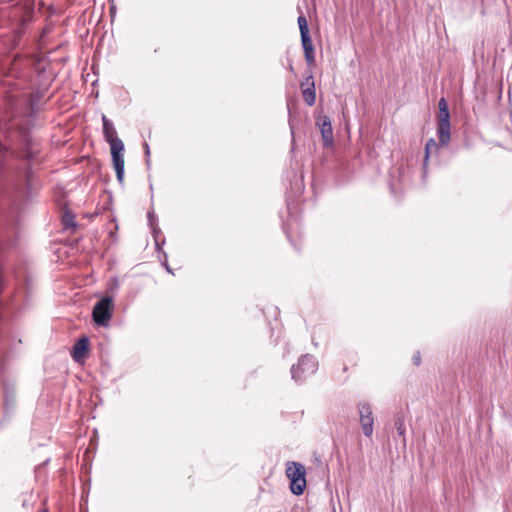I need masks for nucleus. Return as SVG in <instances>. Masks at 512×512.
<instances>
[{
    "label": "nucleus",
    "instance_id": "a211bd4d",
    "mask_svg": "<svg viewBox=\"0 0 512 512\" xmlns=\"http://www.w3.org/2000/svg\"><path fill=\"white\" fill-rule=\"evenodd\" d=\"M163 265L165 266L166 270L170 273H172V270L170 269V267L168 266L167 262H164Z\"/></svg>",
    "mask_w": 512,
    "mask_h": 512
},
{
    "label": "nucleus",
    "instance_id": "423d86ee",
    "mask_svg": "<svg viewBox=\"0 0 512 512\" xmlns=\"http://www.w3.org/2000/svg\"><path fill=\"white\" fill-rule=\"evenodd\" d=\"M113 306L114 304L112 297H103L100 301L96 303V305L93 308V321L101 326L107 325L108 321L112 317Z\"/></svg>",
    "mask_w": 512,
    "mask_h": 512
},
{
    "label": "nucleus",
    "instance_id": "f257e3e1",
    "mask_svg": "<svg viewBox=\"0 0 512 512\" xmlns=\"http://www.w3.org/2000/svg\"><path fill=\"white\" fill-rule=\"evenodd\" d=\"M103 134L106 141L110 145L113 165L116 172L117 180L123 183L124 180V144L121 139L117 137V131L112 123L105 115L102 116Z\"/></svg>",
    "mask_w": 512,
    "mask_h": 512
},
{
    "label": "nucleus",
    "instance_id": "aec40b11",
    "mask_svg": "<svg viewBox=\"0 0 512 512\" xmlns=\"http://www.w3.org/2000/svg\"><path fill=\"white\" fill-rule=\"evenodd\" d=\"M39 512H47V511H46V510H41V511H39Z\"/></svg>",
    "mask_w": 512,
    "mask_h": 512
},
{
    "label": "nucleus",
    "instance_id": "2eb2a0df",
    "mask_svg": "<svg viewBox=\"0 0 512 512\" xmlns=\"http://www.w3.org/2000/svg\"><path fill=\"white\" fill-rule=\"evenodd\" d=\"M63 225L66 229L76 227L74 216L71 213H65L63 215Z\"/></svg>",
    "mask_w": 512,
    "mask_h": 512
},
{
    "label": "nucleus",
    "instance_id": "39448f33",
    "mask_svg": "<svg viewBox=\"0 0 512 512\" xmlns=\"http://www.w3.org/2000/svg\"><path fill=\"white\" fill-rule=\"evenodd\" d=\"M439 121L437 127V134L439 143L447 145L450 141V113L447 101L444 97L439 100Z\"/></svg>",
    "mask_w": 512,
    "mask_h": 512
},
{
    "label": "nucleus",
    "instance_id": "dca6fc26",
    "mask_svg": "<svg viewBox=\"0 0 512 512\" xmlns=\"http://www.w3.org/2000/svg\"><path fill=\"white\" fill-rule=\"evenodd\" d=\"M395 426H396L398 434L400 436L404 435V432H405L404 423H403V421L400 418H398L395 421Z\"/></svg>",
    "mask_w": 512,
    "mask_h": 512
},
{
    "label": "nucleus",
    "instance_id": "6ab92c4d",
    "mask_svg": "<svg viewBox=\"0 0 512 512\" xmlns=\"http://www.w3.org/2000/svg\"><path fill=\"white\" fill-rule=\"evenodd\" d=\"M145 149H146V155H149L150 151H149V146L147 143H145Z\"/></svg>",
    "mask_w": 512,
    "mask_h": 512
},
{
    "label": "nucleus",
    "instance_id": "7ed1b4c3",
    "mask_svg": "<svg viewBox=\"0 0 512 512\" xmlns=\"http://www.w3.org/2000/svg\"><path fill=\"white\" fill-rule=\"evenodd\" d=\"M305 467L297 462H289L286 475L290 479V489L294 495L303 494L306 487Z\"/></svg>",
    "mask_w": 512,
    "mask_h": 512
},
{
    "label": "nucleus",
    "instance_id": "0eeeda50",
    "mask_svg": "<svg viewBox=\"0 0 512 512\" xmlns=\"http://www.w3.org/2000/svg\"><path fill=\"white\" fill-rule=\"evenodd\" d=\"M359 413V422L363 434L370 438L374 431V417L371 406L366 402H360L357 405Z\"/></svg>",
    "mask_w": 512,
    "mask_h": 512
},
{
    "label": "nucleus",
    "instance_id": "f3484780",
    "mask_svg": "<svg viewBox=\"0 0 512 512\" xmlns=\"http://www.w3.org/2000/svg\"><path fill=\"white\" fill-rule=\"evenodd\" d=\"M412 360H413V363H414L416 366H419V365H420V363H421V356H420V353H419V352L415 353V354H414V356H413V358H412Z\"/></svg>",
    "mask_w": 512,
    "mask_h": 512
},
{
    "label": "nucleus",
    "instance_id": "9d476101",
    "mask_svg": "<svg viewBox=\"0 0 512 512\" xmlns=\"http://www.w3.org/2000/svg\"><path fill=\"white\" fill-rule=\"evenodd\" d=\"M301 90L304 102L308 106H313L316 101V92L313 76L309 75L306 78V82L301 83Z\"/></svg>",
    "mask_w": 512,
    "mask_h": 512
},
{
    "label": "nucleus",
    "instance_id": "4468645a",
    "mask_svg": "<svg viewBox=\"0 0 512 512\" xmlns=\"http://www.w3.org/2000/svg\"><path fill=\"white\" fill-rule=\"evenodd\" d=\"M11 155L9 149L0 142V168L5 165Z\"/></svg>",
    "mask_w": 512,
    "mask_h": 512
},
{
    "label": "nucleus",
    "instance_id": "f03ea898",
    "mask_svg": "<svg viewBox=\"0 0 512 512\" xmlns=\"http://www.w3.org/2000/svg\"><path fill=\"white\" fill-rule=\"evenodd\" d=\"M29 119L24 117L21 120H12L10 128L17 134L18 141L22 144L23 149L17 157L30 161L34 158V149L32 139L29 133Z\"/></svg>",
    "mask_w": 512,
    "mask_h": 512
},
{
    "label": "nucleus",
    "instance_id": "6e6552de",
    "mask_svg": "<svg viewBox=\"0 0 512 512\" xmlns=\"http://www.w3.org/2000/svg\"><path fill=\"white\" fill-rule=\"evenodd\" d=\"M316 125L318 126L321 136L323 139V144L325 147H330L333 145L334 137H333V129L331 120L328 116H319L316 119Z\"/></svg>",
    "mask_w": 512,
    "mask_h": 512
},
{
    "label": "nucleus",
    "instance_id": "20e7f679",
    "mask_svg": "<svg viewBox=\"0 0 512 512\" xmlns=\"http://www.w3.org/2000/svg\"><path fill=\"white\" fill-rule=\"evenodd\" d=\"M318 368V362L315 357L310 354L302 355L298 363L291 367L292 379L301 382L307 377L313 375Z\"/></svg>",
    "mask_w": 512,
    "mask_h": 512
},
{
    "label": "nucleus",
    "instance_id": "ddd939ff",
    "mask_svg": "<svg viewBox=\"0 0 512 512\" xmlns=\"http://www.w3.org/2000/svg\"><path fill=\"white\" fill-rule=\"evenodd\" d=\"M297 22L299 25L300 36L303 37L310 35L308 21L303 14H300V16L297 19Z\"/></svg>",
    "mask_w": 512,
    "mask_h": 512
},
{
    "label": "nucleus",
    "instance_id": "1a4fd4ad",
    "mask_svg": "<svg viewBox=\"0 0 512 512\" xmlns=\"http://www.w3.org/2000/svg\"><path fill=\"white\" fill-rule=\"evenodd\" d=\"M89 351V339L87 337L79 338L73 345L71 356L77 363H81L87 357Z\"/></svg>",
    "mask_w": 512,
    "mask_h": 512
},
{
    "label": "nucleus",
    "instance_id": "f8f14e48",
    "mask_svg": "<svg viewBox=\"0 0 512 512\" xmlns=\"http://www.w3.org/2000/svg\"><path fill=\"white\" fill-rule=\"evenodd\" d=\"M439 144L433 139H429L425 145V158H424V165H426L429 155L432 152H436L438 150Z\"/></svg>",
    "mask_w": 512,
    "mask_h": 512
},
{
    "label": "nucleus",
    "instance_id": "9b49d317",
    "mask_svg": "<svg viewBox=\"0 0 512 512\" xmlns=\"http://www.w3.org/2000/svg\"><path fill=\"white\" fill-rule=\"evenodd\" d=\"M304 57L308 66L315 64V50L310 35L301 37Z\"/></svg>",
    "mask_w": 512,
    "mask_h": 512
}]
</instances>
